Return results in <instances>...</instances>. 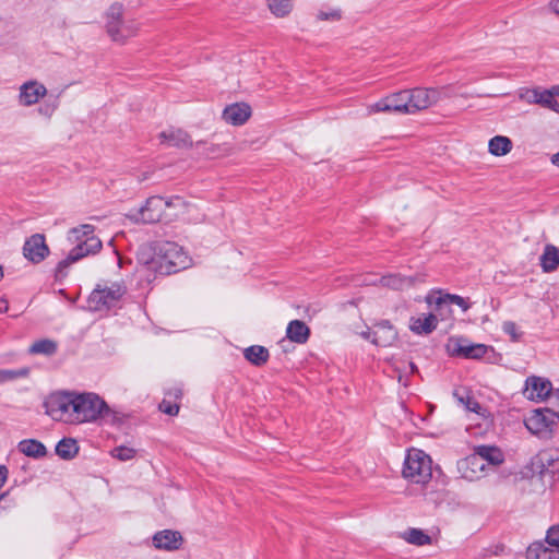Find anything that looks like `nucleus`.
Segmentation results:
<instances>
[{"label": "nucleus", "mask_w": 559, "mask_h": 559, "mask_svg": "<svg viewBox=\"0 0 559 559\" xmlns=\"http://www.w3.org/2000/svg\"><path fill=\"white\" fill-rule=\"evenodd\" d=\"M47 414L55 420L71 424L93 423L98 418H109L111 423L117 414L95 393L63 392L47 402Z\"/></svg>", "instance_id": "nucleus-1"}, {"label": "nucleus", "mask_w": 559, "mask_h": 559, "mask_svg": "<svg viewBox=\"0 0 559 559\" xmlns=\"http://www.w3.org/2000/svg\"><path fill=\"white\" fill-rule=\"evenodd\" d=\"M141 266L138 269L140 274L147 271H154L163 275H169L187 269L190 265V259L182 247L173 241L157 242L154 247V254L150 259L140 258Z\"/></svg>", "instance_id": "nucleus-2"}, {"label": "nucleus", "mask_w": 559, "mask_h": 559, "mask_svg": "<svg viewBox=\"0 0 559 559\" xmlns=\"http://www.w3.org/2000/svg\"><path fill=\"white\" fill-rule=\"evenodd\" d=\"M187 206L181 197L164 199L159 195L150 197L139 210L130 212L127 217L134 223L155 224L159 222L170 223Z\"/></svg>", "instance_id": "nucleus-3"}, {"label": "nucleus", "mask_w": 559, "mask_h": 559, "mask_svg": "<svg viewBox=\"0 0 559 559\" xmlns=\"http://www.w3.org/2000/svg\"><path fill=\"white\" fill-rule=\"evenodd\" d=\"M71 233L75 235L76 238L80 235L86 237V239L79 245H76L68 254V257L61 260L56 267V276L63 277L67 275V269L74 262L81 260L82 258L88 254L97 253L103 245L102 241L93 235L94 226L90 224L81 225L80 227H75L71 229Z\"/></svg>", "instance_id": "nucleus-4"}, {"label": "nucleus", "mask_w": 559, "mask_h": 559, "mask_svg": "<svg viewBox=\"0 0 559 559\" xmlns=\"http://www.w3.org/2000/svg\"><path fill=\"white\" fill-rule=\"evenodd\" d=\"M105 26L110 39L121 45L135 37L141 29V23L138 20L123 19V7L120 3H114L107 10Z\"/></svg>", "instance_id": "nucleus-5"}, {"label": "nucleus", "mask_w": 559, "mask_h": 559, "mask_svg": "<svg viewBox=\"0 0 559 559\" xmlns=\"http://www.w3.org/2000/svg\"><path fill=\"white\" fill-rule=\"evenodd\" d=\"M402 475L415 484H427L432 477V460L423 450L412 448L407 450Z\"/></svg>", "instance_id": "nucleus-6"}, {"label": "nucleus", "mask_w": 559, "mask_h": 559, "mask_svg": "<svg viewBox=\"0 0 559 559\" xmlns=\"http://www.w3.org/2000/svg\"><path fill=\"white\" fill-rule=\"evenodd\" d=\"M127 293L123 282H104L96 285L88 296L87 305L92 311L109 310Z\"/></svg>", "instance_id": "nucleus-7"}, {"label": "nucleus", "mask_w": 559, "mask_h": 559, "mask_svg": "<svg viewBox=\"0 0 559 559\" xmlns=\"http://www.w3.org/2000/svg\"><path fill=\"white\" fill-rule=\"evenodd\" d=\"M448 90V86H444L441 90L424 87L403 90L402 96H404V100H406V114L412 115L429 108L438 103L441 99L442 92Z\"/></svg>", "instance_id": "nucleus-8"}, {"label": "nucleus", "mask_w": 559, "mask_h": 559, "mask_svg": "<svg viewBox=\"0 0 559 559\" xmlns=\"http://www.w3.org/2000/svg\"><path fill=\"white\" fill-rule=\"evenodd\" d=\"M490 346L480 343H472L463 336H451L445 345L447 353L451 357H461L465 359L483 358Z\"/></svg>", "instance_id": "nucleus-9"}, {"label": "nucleus", "mask_w": 559, "mask_h": 559, "mask_svg": "<svg viewBox=\"0 0 559 559\" xmlns=\"http://www.w3.org/2000/svg\"><path fill=\"white\" fill-rule=\"evenodd\" d=\"M546 544H532L526 551L527 559H559V524L548 528Z\"/></svg>", "instance_id": "nucleus-10"}, {"label": "nucleus", "mask_w": 559, "mask_h": 559, "mask_svg": "<svg viewBox=\"0 0 559 559\" xmlns=\"http://www.w3.org/2000/svg\"><path fill=\"white\" fill-rule=\"evenodd\" d=\"M403 91L388 95L374 104L368 105L367 115L371 116L378 112H400L406 114V100H404Z\"/></svg>", "instance_id": "nucleus-11"}, {"label": "nucleus", "mask_w": 559, "mask_h": 559, "mask_svg": "<svg viewBox=\"0 0 559 559\" xmlns=\"http://www.w3.org/2000/svg\"><path fill=\"white\" fill-rule=\"evenodd\" d=\"M555 414L549 409H535L524 420L525 427L534 435L547 433L550 430Z\"/></svg>", "instance_id": "nucleus-12"}, {"label": "nucleus", "mask_w": 559, "mask_h": 559, "mask_svg": "<svg viewBox=\"0 0 559 559\" xmlns=\"http://www.w3.org/2000/svg\"><path fill=\"white\" fill-rule=\"evenodd\" d=\"M49 253L45 236L41 234L32 235L23 246V255L33 263L41 262Z\"/></svg>", "instance_id": "nucleus-13"}, {"label": "nucleus", "mask_w": 559, "mask_h": 559, "mask_svg": "<svg viewBox=\"0 0 559 559\" xmlns=\"http://www.w3.org/2000/svg\"><path fill=\"white\" fill-rule=\"evenodd\" d=\"M153 545L156 549L175 551L178 550L183 542L182 535L178 531L164 530L153 535Z\"/></svg>", "instance_id": "nucleus-14"}, {"label": "nucleus", "mask_w": 559, "mask_h": 559, "mask_svg": "<svg viewBox=\"0 0 559 559\" xmlns=\"http://www.w3.org/2000/svg\"><path fill=\"white\" fill-rule=\"evenodd\" d=\"M251 107L247 103H235L225 107L223 120L231 126H242L251 117Z\"/></svg>", "instance_id": "nucleus-15"}, {"label": "nucleus", "mask_w": 559, "mask_h": 559, "mask_svg": "<svg viewBox=\"0 0 559 559\" xmlns=\"http://www.w3.org/2000/svg\"><path fill=\"white\" fill-rule=\"evenodd\" d=\"M551 391V383L539 377H530L525 381L524 395L532 401L545 400Z\"/></svg>", "instance_id": "nucleus-16"}, {"label": "nucleus", "mask_w": 559, "mask_h": 559, "mask_svg": "<svg viewBox=\"0 0 559 559\" xmlns=\"http://www.w3.org/2000/svg\"><path fill=\"white\" fill-rule=\"evenodd\" d=\"M46 94L47 88L43 84L36 81L25 82L20 87V104L26 107L32 106L38 103V100L43 98Z\"/></svg>", "instance_id": "nucleus-17"}, {"label": "nucleus", "mask_w": 559, "mask_h": 559, "mask_svg": "<svg viewBox=\"0 0 559 559\" xmlns=\"http://www.w3.org/2000/svg\"><path fill=\"white\" fill-rule=\"evenodd\" d=\"M417 282H423L420 275L404 276L401 274H388L379 280V284L394 290H403L415 286Z\"/></svg>", "instance_id": "nucleus-18"}, {"label": "nucleus", "mask_w": 559, "mask_h": 559, "mask_svg": "<svg viewBox=\"0 0 559 559\" xmlns=\"http://www.w3.org/2000/svg\"><path fill=\"white\" fill-rule=\"evenodd\" d=\"M373 337L371 342L377 346L386 347L393 344L397 338V332L388 320H383L376 325L372 331Z\"/></svg>", "instance_id": "nucleus-19"}, {"label": "nucleus", "mask_w": 559, "mask_h": 559, "mask_svg": "<svg viewBox=\"0 0 559 559\" xmlns=\"http://www.w3.org/2000/svg\"><path fill=\"white\" fill-rule=\"evenodd\" d=\"M162 143H166L169 146L178 148H188L192 146V140L190 135L181 129H169L163 131L159 134Z\"/></svg>", "instance_id": "nucleus-20"}, {"label": "nucleus", "mask_w": 559, "mask_h": 559, "mask_svg": "<svg viewBox=\"0 0 559 559\" xmlns=\"http://www.w3.org/2000/svg\"><path fill=\"white\" fill-rule=\"evenodd\" d=\"M438 324L437 317L433 313L412 317L409 320V329L418 335L430 334L436 330Z\"/></svg>", "instance_id": "nucleus-21"}, {"label": "nucleus", "mask_w": 559, "mask_h": 559, "mask_svg": "<svg viewBox=\"0 0 559 559\" xmlns=\"http://www.w3.org/2000/svg\"><path fill=\"white\" fill-rule=\"evenodd\" d=\"M286 337L293 343L306 344L310 337V329L301 320H292L286 328Z\"/></svg>", "instance_id": "nucleus-22"}, {"label": "nucleus", "mask_w": 559, "mask_h": 559, "mask_svg": "<svg viewBox=\"0 0 559 559\" xmlns=\"http://www.w3.org/2000/svg\"><path fill=\"white\" fill-rule=\"evenodd\" d=\"M543 475H559V449L544 450L538 455Z\"/></svg>", "instance_id": "nucleus-23"}, {"label": "nucleus", "mask_w": 559, "mask_h": 559, "mask_svg": "<svg viewBox=\"0 0 559 559\" xmlns=\"http://www.w3.org/2000/svg\"><path fill=\"white\" fill-rule=\"evenodd\" d=\"M475 454L479 461L485 464L499 465L503 462V454L501 450L493 445H478L474 449Z\"/></svg>", "instance_id": "nucleus-24"}, {"label": "nucleus", "mask_w": 559, "mask_h": 559, "mask_svg": "<svg viewBox=\"0 0 559 559\" xmlns=\"http://www.w3.org/2000/svg\"><path fill=\"white\" fill-rule=\"evenodd\" d=\"M539 265L545 273L554 272L559 266V251L554 245H546L539 258Z\"/></svg>", "instance_id": "nucleus-25"}, {"label": "nucleus", "mask_w": 559, "mask_h": 559, "mask_svg": "<svg viewBox=\"0 0 559 559\" xmlns=\"http://www.w3.org/2000/svg\"><path fill=\"white\" fill-rule=\"evenodd\" d=\"M243 357L253 366L261 367L270 358L269 349L261 345H251L243 349Z\"/></svg>", "instance_id": "nucleus-26"}, {"label": "nucleus", "mask_w": 559, "mask_h": 559, "mask_svg": "<svg viewBox=\"0 0 559 559\" xmlns=\"http://www.w3.org/2000/svg\"><path fill=\"white\" fill-rule=\"evenodd\" d=\"M460 468L464 471V477L472 479L485 469V463L479 461V457L473 452L461 461Z\"/></svg>", "instance_id": "nucleus-27"}, {"label": "nucleus", "mask_w": 559, "mask_h": 559, "mask_svg": "<svg viewBox=\"0 0 559 559\" xmlns=\"http://www.w3.org/2000/svg\"><path fill=\"white\" fill-rule=\"evenodd\" d=\"M17 448L21 453L34 459L43 457L47 452L45 445L35 439L22 440Z\"/></svg>", "instance_id": "nucleus-28"}, {"label": "nucleus", "mask_w": 559, "mask_h": 559, "mask_svg": "<svg viewBox=\"0 0 559 559\" xmlns=\"http://www.w3.org/2000/svg\"><path fill=\"white\" fill-rule=\"evenodd\" d=\"M512 150V141L504 135H496L489 140L488 151L495 156L507 155Z\"/></svg>", "instance_id": "nucleus-29"}, {"label": "nucleus", "mask_w": 559, "mask_h": 559, "mask_svg": "<svg viewBox=\"0 0 559 559\" xmlns=\"http://www.w3.org/2000/svg\"><path fill=\"white\" fill-rule=\"evenodd\" d=\"M401 537L408 544L425 546L432 543L431 537L420 528L411 527L401 534Z\"/></svg>", "instance_id": "nucleus-30"}, {"label": "nucleus", "mask_w": 559, "mask_h": 559, "mask_svg": "<svg viewBox=\"0 0 559 559\" xmlns=\"http://www.w3.org/2000/svg\"><path fill=\"white\" fill-rule=\"evenodd\" d=\"M267 8L276 17H285L294 8V0H266Z\"/></svg>", "instance_id": "nucleus-31"}, {"label": "nucleus", "mask_w": 559, "mask_h": 559, "mask_svg": "<svg viewBox=\"0 0 559 559\" xmlns=\"http://www.w3.org/2000/svg\"><path fill=\"white\" fill-rule=\"evenodd\" d=\"M79 451L76 441L71 438H63L56 447V453L64 460L73 459Z\"/></svg>", "instance_id": "nucleus-32"}, {"label": "nucleus", "mask_w": 559, "mask_h": 559, "mask_svg": "<svg viewBox=\"0 0 559 559\" xmlns=\"http://www.w3.org/2000/svg\"><path fill=\"white\" fill-rule=\"evenodd\" d=\"M57 348H58V345L55 341L44 338V340H39V341H36L35 343H33L32 346L29 347V353L51 356V355L56 354Z\"/></svg>", "instance_id": "nucleus-33"}, {"label": "nucleus", "mask_w": 559, "mask_h": 559, "mask_svg": "<svg viewBox=\"0 0 559 559\" xmlns=\"http://www.w3.org/2000/svg\"><path fill=\"white\" fill-rule=\"evenodd\" d=\"M555 97L556 94L554 93V87L549 90L540 88L537 105H540L542 107L548 108L559 114V103L556 100Z\"/></svg>", "instance_id": "nucleus-34"}, {"label": "nucleus", "mask_w": 559, "mask_h": 559, "mask_svg": "<svg viewBox=\"0 0 559 559\" xmlns=\"http://www.w3.org/2000/svg\"><path fill=\"white\" fill-rule=\"evenodd\" d=\"M435 302L437 306H441L442 304H453L459 306L463 311H467L472 306L468 299L455 294H444L438 297Z\"/></svg>", "instance_id": "nucleus-35"}, {"label": "nucleus", "mask_w": 559, "mask_h": 559, "mask_svg": "<svg viewBox=\"0 0 559 559\" xmlns=\"http://www.w3.org/2000/svg\"><path fill=\"white\" fill-rule=\"evenodd\" d=\"M342 17V11L336 8L321 9L318 11L316 19L317 21L324 22H334L338 21Z\"/></svg>", "instance_id": "nucleus-36"}, {"label": "nucleus", "mask_w": 559, "mask_h": 559, "mask_svg": "<svg viewBox=\"0 0 559 559\" xmlns=\"http://www.w3.org/2000/svg\"><path fill=\"white\" fill-rule=\"evenodd\" d=\"M29 373L28 368H21L16 370L0 369V383L11 381L17 378L27 377Z\"/></svg>", "instance_id": "nucleus-37"}, {"label": "nucleus", "mask_w": 559, "mask_h": 559, "mask_svg": "<svg viewBox=\"0 0 559 559\" xmlns=\"http://www.w3.org/2000/svg\"><path fill=\"white\" fill-rule=\"evenodd\" d=\"M111 455L119 461H129L134 457L135 450L126 445H119L111 450Z\"/></svg>", "instance_id": "nucleus-38"}, {"label": "nucleus", "mask_w": 559, "mask_h": 559, "mask_svg": "<svg viewBox=\"0 0 559 559\" xmlns=\"http://www.w3.org/2000/svg\"><path fill=\"white\" fill-rule=\"evenodd\" d=\"M540 87L521 88L519 98L527 104H537Z\"/></svg>", "instance_id": "nucleus-39"}, {"label": "nucleus", "mask_w": 559, "mask_h": 559, "mask_svg": "<svg viewBox=\"0 0 559 559\" xmlns=\"http://www.w3.org/2000/svg\"><path fill=\"white\" fill-rule=\"evenodd\" d=\"M179 404L170 399L164 397L158 405V409L169 416H176L179 413Z\"/></svg>", "instance_id": "nucleus-40"}, {"label": "nucleus", "mask_w": 559, "mask_h": 559, "mask_svg": "<svg viewBox=\"0 0 559 559\" xmlns=\"http://www.w3.org/2000/svg\"><path fill=\"white\" fill-rule=\"evenodd\" d=\"M502 331L508 334L513 342L521 338L522 333L519 332L518 325L513 321H504L502 323Z\"/></svg>", "instance_id": "nucleus-41"}, {"label": "nucleus", "mask_w": 559, "mask_h": 559, "mask_svg": "<svg viewBox=\"0 0 559 559\" xmlns=\"http://www.w3.org/2000/svg\"><path fill=\"white\" fill-rule=\"evenodd\" d=\"M460 402L463 403L466 406V408L471 412L478 414L481 409L480 404L471 396H466L465 399L460 397Z\"/></svg>", "instance_id": "nucleus-42"}, {"label": "nucleus", "mask_w": 559, "mask_h": 559, "mask_svg": "<svg viewBox=\"0 0 559 559\" xmlns=\"http://www.w3.org/2000/svg\"><path fill=\"white\" fill-rule=\"evenodd\" d=\"M165 397L178 403L182 399V389L180 386L170 388L165 391Z\"/></svg>", "instance_id": "nucleus-43"}, {"label": "nucleus", "mask_w": 559, "mask_h": 559, "mask_svg": "<svg viewBox=\"0 0 559 559\" xmlns=\"http://www.w3.org/2000/svg\"><path fill=\"white\" fill-rule=\"evenodd\" d=\"M9 471L5 465H0V489L7 483Z\"/></svg>", "instance_id": "nucleus-44"}, {"label": "nucleus", "mask_w": 559, "mask_h": 559, "mask_svg": "<svg viewBox=\"0 0 559 559\" xmlns=\"http://www.w3.org/2000/svg\"><path fill=\"white\" fill-rule=\"evenodd\" d=\"M9 310V301L4 297H0V313H5Z\"/></svg>", "instance_id": "nucleus-45"}, {"label": "nucleus", "mask_w": 559, "mask_h": 559, "mask_svg": "<svg viewBox=\"0 0 559 559\" xmlns=\"http://www.w3.org/2000/svg\"><path fill=\"white\" fill-rule=\"evenodd\" d=\"M548 5L554 13L559 14V0H551Z\"/></svg>", "instance_id": "nucleus-46"}, {"label": "nucleus", "mask_w": 559, "mask_h": 559, "mask_svg": "<svg viewBox=\"0 0 559 559\" xmlns=\"http://www.w3.org/2000/svg\"><path fill=\"white\" fill-rule=\"evenodd\" d=\"M551 163L555 165V166H558L559 167V152L554 154L550 158Z\"/></svg>", "instance_id": "nucleus-47"}, {"label": "nucleus", "mask_w": 559, "mask_h": 559, "mask_svg": "<svg viewBox=\"0 0 559 559\" xmlns=\"http://www.w3.org/2000/svg\"><path fill=\"white\" fill-rule=\"evenodd\" d=\"M362 337L366 338V340H372L373 337V334H372V331H366V332H362L361 333Z\"/></svg>", "instance_id": "nucleus-48"}, {"label": "nucleus", "mask_w": 559, "mask_h": 559, "mask_svg": "<svg viewBox=\"0 0 559 559\" xmlns=\"http://www.w3.org/2000/svg\"><path fill=\"white\" fill-rule=\"evenodd\" d=\"M552 87H554V93L556 94V96H559V85H555Z\"/></svg>", "instance_id": "nucleus-49"}, {"label": "nucleus", "mask_w": 559, "mask_h": 559, "mask_svg": "<svg viewBox=\"0 0 559 559\" xmlns=\"http://www.w3.org/2000/svg\"><path fill=\"white\" fill-rule=\"evenodd\" d=\"M39 111L43 112V114L49 115V112H48L49 110L48 109L44 110L43 108H39Z\"/></svg>", "instance_id": "nucleus-50"}, {"label": "nucleus", "mask_w": 559, "mask_h": 559, "mask_svg": "<svg viewBox=\"0 0 559 559\" xmlns=\"http://www.w3.org/2000/svg\"><path fill=\"white\" fill-rule=\"evenodd\" d=\"M3 277V270H2V266L0 265V280Z\"/></svg>", "instance_id": "nucleus-51"}, {"label": "nucleus", "mask_w": 559, "mask_h": 559, "mask_svg": "<svg viewBox=\"0 0 559 559\" xmlns=\"http://www.w3.org/2000/svg\"><path fill=\"white\" fill-rule=\"evenodd\" d=\"M409 365H411V369H412L413 371H414V370H416V366H415L413 362H411Z\"/></svg>", "instance_id": "nucleus-52"}, {"label": "nucleus", "mask_w": 559, "mask_h": 559, "mask_svg": "<svg viewBox=\"0 0 559 559\" xmlns=\"http://www.w3.org/2000/svg\"><path fill=\"white\" fill-rule=\"evenodd\" d=\"M7 496V493H1L0 495V501Z\"/></svg>", "instance_id": "nucleus-53"}, {"label": "nucleus", "mask_w": 559, "mask_h": 559, "mask_svg": "<svg viewBox=\"0 0 559 559\" xmlns=\"http://www.w3.org/2000/svg\"><path fill=\"white\" fill-rule=\"evenodd\" d=\"M427 302L431 304L430 297H427Z\"/></svg>", "instance_id": "nucleus-54"}]
</instances>
